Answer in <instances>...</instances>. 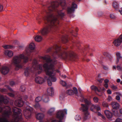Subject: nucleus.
I'll list each match as a JSON object with an SVG mask.
<instances>
[{
  "mask_svg": "<svg viewBox=\"0 0 122 122\" xmlns=\"http://www.w3.org/2000/svg\"><path fill=\"white\" fill-rule=\"evenodd\" d=\"M41 58L46 62V63L44 65L43 67L46 74L49 77L48 78L47 77L45 76L44 80L42 78L38 77L35 78L36 81L37 83L42 84L45 81V80H47L48 85L51 86L52 85L51 81L55 82L57 80L55 76V74L54 72L55 70L54 65L56 64V61L55 60H51L50 56L48 55L41 57Z\"/></svg>",
  "mask_w": 122,
  "mask_h": 122,
  "instance_id": "f257e3e1",
  "label": "nucleus"
},
{
  "mask_svg": "<svg viewBox=\"0 0 122 122\" xmlns=\"http://www.w3.org/2000/svg\"><path fill=\"white\" fill-rule=\"evenodd\" d=\"M54 50L56 51L55 52L53 53L52 55V56L54 59L57 58L58 57L64 59H67L71 60V57L74 56L72 53L64 52L62 53L61 51V47L57 45H55L52 47H50L47 50V52H48L51 50Z\"/></svg>",
  "mask_w": 122,
  "mask_h": 122,
  "instance_id": "f03ea898",
  "label": "nucleus"
},
{
  "mask_svg": "<svg viewBox=\"0 0 122 122\" xmlns=\"http://www.w3.org/2000/svg\"><path fill=\"white\" fill-rule=\"evenodd\" d=\"M23 59V63H26L28 61V57L24 54L20 55L18 56H15L14 57L12 60V63L16 66V69L18 70L19 69L22 68V65L20 64Z\"/></svg>",
  "mask_w": 122,
  "mask_h": 122,
  "instance_id": "7ed1b4c3",
  "label": "nucleus"
},
{
  "mask_svg": "<svg viewBox=\"0 0 122 122\" xmlns=\"http://www.w3.org/2000/svg\"><path fill=\"white\" fill-rule=\"evenodd\" d=\"M64 15V13L62 11V10H57L56 13L48 14L47 16H45L44 18V19L47 20L48 22L53 23L56 22L57 23L59 21L58 18L59 17H62Z\"/></svg>",
  "mask_w": 122,
  "mask_h": 122,
  "instance_id": "20e7f679",
  "label": "nucleus"
},
{
  "mask_svg": "<svg viewBox=\"0 0 122 122\" xmlns=\"http://www.w3.org/2000/svg\"><path fill=\"white\" fill-rule=\"evenodd\" d=\"M32 67L31 69L30 67L26 68L25 70V75L26 76H28L29 75L30 72L31 71L34 70L37 71L38 74L40 73L43 70V66L42 65H38L37 61L34 59L32 63Z\"/></svg>",
  "mask_w": 122,
  "mask_h": 122,
  "instance_id": "39448f33",
  "label": "nucleus"
},
{
  "mask_svg": "<svg viewBox=\"0 0 122 122\" xmlns=\"http://www.w3.org/2000/svg\"><path fill=\"white\" fill-rule=\"evenodd\" d=\"M5 109L6 110L4 111L2 113V118L0 117V122H9L7 120L6 118L9 117L11 114V109L9 106H7L5 107ZM2 110V108L0 107V112H1Z\"/></svg>",
  "mask_w": 122,
  "mask_h": 122,
  "instance_id": "423d86ee",
  "label": "nucleus"
},
{
  "mask_svg": "<svg viewBox=\"0 0 122 122\" xmlns=\"http://www.w3.org/2000/svg\"><path fill=\"white\" fill-rule=\"evenodd\" d=\"M12 111L14 112L13 117L14 120L12 122H20V121L22 118L21 110L18 108L14 107L12 108Z\"/></svg>",
  "mask_w": 122,
  "mask_h": 122,
  "instance_id": "0eeeda50",
  "label": "nucleus"
},
{
  "mask_svg": "<svg viewBox=\"0 0 122 122\" xmlns=\"http://www.w3.org/2000/svg\"><path fill=\"white\" fill-rule=\"evenodd\" d=\"M79 90L80 93V96L83 98L82 101L80 100L81 101L83 102V101H84L85 103L88 105L91 106V107L90 108V109L92 111H93V109H96L97 111H98L100 110L101 108L98 105H95L94 104L92 103L90 100L88 101L86 99H84L81 94V90L80 89H79Z\"/></svg>",
  "mask_w": 122,
  "mask_h": 122,
  "instance_id": "6e6552de",
  "label": "nucleus"
},
{
  "mask_svg": "<svg viewBox=\"0 0 122 122\" xmlns=\"http://www.w3.org/2000/svg\"><path fill=\"white\" fill-rule=\"evenodd\" d=\"M67 110L66 109L62 110H59L57 112L56 117L59 120L58 122H63L62 121L64 118L65 114H67ZM58 121L56 120L52 121L51 122H57Z\"/></svg>",
  "mask_w": 122,
  "mask_h": 122,
  "instance_id": "1a4fd4ad",
  "label": "nucleus"
},
{
  "mask_svg": "<svg viewBox=\"0 0 122 122\" xmlns=\"http://www.w3.org/2000/svg\"><path fill=\"white\" fill-rule=\"evenodd\" d=\"M55 24V23H50L40 31L41 34L43 35H45L47 34L53 29L56 27H57Z\"/></svg>",
  "mask_w": 122,
  "mask_h": 122,
  "instance_id": "9d476101",
  "label": "nucleus"
},
{
  "mask_svg": "<svg viewBox=\"0 0 122 122\" xmlns=\"http://www.w3.org/2000/svg\"><path fill=\"white\" fill-rule=\"evenodd\" d=\"M81 107L80 110L84 112V116L83 119L84 120H85L90 117L89 113L88 112L89 107L86 105L81 104Z\"/></svg>",
  "mask_w": 122,
  "mask_h": 122,
  "instance_id": "9b49d317",
  "label": "nucleus"
},
{
  "mask_svg": "<svg viewBox=\"0 0 122 122\" xmlns=\"http://www.w3.org/2000/svg\"><path fill=\"white\" fill-rule=\"evenodd\" d=\"M33 111V108L30 107L28 106L26 107V109L24 111V116L27 119L29 118L31 116V113Z\"/></svg>",
  "mask_w": 122,
  "mask_h": 122,
  "instance_id": "f8f14e48",
  "label": "nucleus"
},
{
  "mask_svg": "<svg viewBox=\"0 0 122 122\" xmlns=\"http://www.w3.org/2000/svg\"><path fill=\"white\" fill-rule=\"evenodd\" d=\"M35 47V46L34 43H31L29 46V49L26 50L25 53L24 54L27 57L30 56V53L32 52V51L34 49Z\"/></svg>",
  "mask_w": 122,
  "mask_h": 122,
  "instance_id": "ddd939ff",
  "label": "nucleus"
},
{
  "mask_svg": "<svg viewBox=\"0 0 122 122\" xmlns=\"http://www.w3.org/2000/svg\"><path fill=\"white\" fill-rule=\"evenodd\" d=\"M77 8V5L74 2L72 4V6L71 7H68L67 11L68 14L69 15H71L74 11L75 9Z\"/></svg>",
  "mask_w": 122,
  "mask_h": 122,
  "instance_id": "4468645a",
  "label": "nucleus"
},
{
  "mask_svg": "<svg viewBox=\"0 0 122 122\" xmlns=\"http://www.w3.org/2000/svg\"><path fill=\"white\" fill-rule=\"evenodd\" d=\"M73 91L71 90H69L66 91L67 94L69 95H73L74 94L78 96V91L77 89L75 87H74L73 88Z\"/></svg>",
  "mask_w": 122,
  "mask_h": 122,
  "instance_id": "2eb2a0df",
  "label": "nucleus"
},
{
  "mask_svg": "<svg viewBox=\"0 0 122 122\" xmlns=\"http://www.w3.org/2000/svg\"><path fill=\"white\" fill-rule=\"evenodd\" d=\"M59 2H53L51 4V5L49 7V10L51 11L54 10L59 4Z\"/></svg>",
  "mask_w": 122,
  "mask_h": 122,
  "instance_id": "dca6fc26",
  "label": "nucleus"
},
{
  "mask_svg": "<svg viewBox=\"0 0 122 122\" xmlns=\"http://www.w3.org/2000/svg\"><path fill=\"white\" fill-rule=\"evenodd\" d=\"M15 105L17 106L20 107H22L23 104L22 97H20L18 99L16 100L15 102Z\"/></svg>",
  "mask_w": 122,
  "mask_h": 122,
  "instance_id": "f3484780",
  "label": "nucleus"
},
{
  "mask_svg": "<svg viewBox=\"0 0 122 122\" xmlns=\"http://www.w3.org/2000/svg\"><path fill=\"white\" fill-rule=\"evenodd\" d=\"M9 71L8 67L6 66H3L0 69V71L1 73L4 75L7 73Z\"/></svg>",
  "mask_w": 122,
  "mask_h": 122,
  "instance_id": "a211bd4d",
  "label": "nucleus"
},
{
  "mask_svg": "<svg viewBox=\"0 0 122 122\" xmlns=\"http://www.w3.org/2000/svg\"><path fill=\"white\" fill-rule=\"evenodd\" d=\"M7 99V98L5 99L3 96L0 95V102L4 103L5 104H7L8 102Z\"/></svg>",
  "mask_w": 122,
  "mask_h": 122,
  "instance_id": "6ab92c4d",
  "label": "nucleus"
},
{
  "mask_svg": "<svg viewBox=\"0 0 122 122\" xmlns=\"http://www.w3.org/2000/svg\"><path fill=\"white\" fill-rule=\"evenodd\" d=\"M7 88L10 91L12 92V93H9L8 94V95L10 97H13L15 95V92L9 86L6 85V86Z\"/></svg>",
  "mask_w": 122,
  "mask_h": 122,
  "instance_id": "aec40b11",
  "label": "nucleus"
},
{
  "mask_svg": "<svg viewBox=\"0 0 122 122\" xmlns=\"http://www.w3.org/2000/svg\"><path fill=\"white\" fill-rule=\"evenodd\" d=\"M47 92L48 95L51 96L54 93V90L53 87H51L48 88L47 90Z\"/></svg>",
  "mask_w": 122,
  "mask_h": 122,
  "instance_id": "412c9836",
  "label": "nucleus"
},
{
  "mask_svg": "<svg viewBox=\"0 0 122 122\" xmlns=\"http://www.w3.org/2000/svg\"><path fill=\"white\" fill-rule=\"evenodd\" d=\"M4 54H5L9 57H11L13 55V53L11 51L6 50L5 51Z\"/></svg>",
  "mask_w": 122,
  "mask_h": 122,
  "instance_id": "4be33fe9",
  "label": "nucleus"
},
{
  "mask_svg": "<svg viewBox=\"0 0 122 122\" xmlns=\"http://www.w3.org/2000/svg\"><path fill=\"white\" fill-rule=\"evenodd\" d=\"M55 111V108L54 107H52L50 108L48 111L47 113L48 114L51 115L54 114V112Z\"/></svg>",
  "mask_w": 122,
  "mask_h": 122,
  "instance_id": "5701e85b",
  "label": "nucleus"
},
{
  "mask_svg": "<svg viewBox=\"0 0 122 122\" xmlns=\"http://www.w3.org/2000/svg\"><path fill=\"white\" fill-rule=\"evenodd\" d=\"M112 107L114 109H117L119 108V103L116 102H113L112 103Z\"/></svg>",
  "mask_w": 122,
  "mask_h": 122,
  "instance_id": "b1692460",
  "label": "nucleus"
},
{
  "mask_svg": "<svg viewBox=\"0 0 122 122\" xmlns=\"http://www.w3.org/2000/svg\"><path fill=\"white\" fill-rule=\"evenodd\" d=\"M121 43V41L118 38L115 40L113 42L114 45L117 46H119Z\"/></svg>",
  "mask_w": 122,
  "mask_h": 122,
  "instance_id": "393cba45",
  "label": "nucleus"
},
{
  "mask_svg": "<svg viewBox=\"0 0 122 122\" xmlns=\"http://www.w3.org/2000/svg\"><path fill=\"white\" fill-rule=\"evenodd\" d=\"M105 113L108 118H110L112 117V114L108 110L105 111Z\"/></svg>",
  "mask_w": 122,
  "mask_h": 122,
  "instance_id": "a878e982",
  "label": "nucleus"
},
{
  "mask_svg": "<svg viewBox=\"0 0 122 122\" xmlns=\"http://www.w3.org/2000/svg\"><path fill=\"white\" fill-rule=\"evenodd\" d=\"M44 115L43 114L39 113L36 115V118L38 119L41 120L44 118Z\"/></svg>",
  "mask_w": 122,
  "mask_h": 122,
  "instance_id": "bb28decb",
  "label": "nucleus"
},
{
  "mask_svg": "<svg viewBox=\"0 0 122 122\" xmlns=\"http://www.w3.org/2000/svg\"><path fill=\"white\" fill-rule=\"evenodd\" d=\"M112 5L114 8L116 9H117L119 8V3L116 1H114L113 2Z\"/></svg>",
  "mask_w": 122,
  "mask_h": 122,
  "instance_id": "cd10ccee",
  "label": "nucleus"
},
{
  "mask_svg": "<svg viewBox=\"0 0 122 122\" xmlns=\"http://www.w3.org/2000/svg\"><path fill=\"white\" fill-rule=\"evenodd\" d=\"M116 55L117 56V59L116 61V63L117 64L119 61V59L122 57L121 56V54L119 52H117L116 53Z\"/></svg>",
  "mask_w": 122,
  "mask_h": 122,
  "instance_id": "c85d7f7f",
  "label": "nucleus"
},
{
  "mask_svg": "<svg viewBox=\"0 0 122 122\" xmlns=\"http://www.w3.org/2000/svg\"><path fill=\"white\" fill-rule=\"evenodd\" d=\"M42 100L44 102H47L49 101L48 96L46 95H44L43 96Z\"/></svg>",
  "mask_w": 122,
  "mask_h": 122,
  "instance_id": "c756f323",
  "label": "nucleus"
},
{
  "mask_svg": "<svg viewBox=\"0 0 122 122\" xmlns=\"http://www.w3.org/2000/svg\"><path fill=\"white\" fill-rule=\"evenodd\" d=\"M35 39L36 41L39 42L42 40V38L40 36H37L35 37Z\"/></svg>",
  "mask_w": 122,
  "mask_h": 122,
  "instance_id": "7c9ffc66",
  "label": "nucleus"
},
{
  "mask_svg": "<svg viewBox=\"0 0 122 122\" xmlns=\"http://www.w3.org/2000/svg\"><path fill=\"white\" fill-rule=\"evenodd\" d=\"M103 54L105 56H106L107 58H109L110 60H111L112 57L110 54L106 52H104Z\"/></svg>",
  "mask_w": 122,
  "mask_h": 122,
  "instance_id": "2f4dec72",
  "label": "nucleus"
},
{
  "mask_svg": "<svg viewBox=\"0 0 122 122\" xmlns=\"http://www.w3.org/2000/svg\"><path fill=\"white\" fill-rule=\"evenodd\" d=\"M91 88L92 90H94L95 91L100 92V90H99L97 87L95 86H91Z\"/></svg>",
  "mask_w": 122,
  "mask_h": 122,
  "instance_id": "473e14b6",
  "label": "nucleus"
},
{
  "mask_svg": "<svg viewBox=\"0 0 122 122\" xmlns=\"http://www.w3.org/2000/svg\"><path fill=\"white\" fill-rule=\"evenodd\" d=\"M3 47L5 49H11L14 47L13 46L9 45H6L5 46H3Z\"/></svg>",
  "mask_w": 122,
  "mask_h": 122,
  "instance_id": "72a5a7b5",
  "label": "nucleus"
},
{
  "mask_svg": "<svg viewBox=\"0 0 122 122\" xmlns=\"http://www.w3.org/2000/svg\"><path fill=\"white\" fill-rule=\"evenodd\" d=\"M59 4L62 6H65L66 5L65 0H61L60 1Z\"/></svg>",
  "mask_w": 122,
  "mask_h": 122,
  "instance_id": "f704fd0d",
  "label": "nucleus"
},
{
  "mask_svg": "<svg viewBox=\"0 0 122 122\" xmlns=\"http://www.w3.org/2000/svg\"><path fill=\"white\" fill-rule=\"evenodd\" d=\"M75 119L76 121H78L81 119V117L80 115H77L75 116Z\"/></svg>",
  "mask_w": 122,
  "mask_h": 122,
  "instance_id": "c9c22d12",
  "label": "nucleus"
},
{
  "mask_svg": "<svg viewBox=\"0 0 122 122\" xmlns=\"http://www.w3.org/2000/svg\"><path fill=\"white\" fill-rule=\"evenodd\" d=\"M60 83L63 86H66L67 85L66 82L63 80H61L60 82Z\"/></svg>",
  "mask_w": 122,
  "mask_h": 122,
  "instance_id": "e433bc0d",
  "label": "nucleus"
},
{
  "mask_svg": "<svg viewBox=\"0 0 122 122\" xmlns=\"http://www.w3.org/2000/svg\"><path fill=\"white\" fill-rule=\"evenodd\" d=\"M34 106L35 107L36 109H40L41 107L40 105L38 103H36Z\"/></svg>",
  "mask_w": 122,
  "mask_h": 122,
  "instance_id": "4c0bfd02",
  "label": "nucleus"
},
{
  "mask_svg": "<svg viewBox=\"0 0 122 122\" xmlns=\"http://www.w3.org/2000/svg\"><path fill=\"white\" fill-rule=\"evenodd\" d=\"M56 72H57V73H59L60 75L61 76V77L62 78H65L66 77V76L65 75H61V74L60 73V71L59 70H56Z\"/></svg>",
  "mask_w": 122,
  "mask_h": 122,
  "instance_id": "58836bf2",
  "label": "nucleus"
},
{
  "mask_svg": "<svg viewBox=\"0 0 122 122\" xmlns=\"http://www.w3.org/2000/svg\"><path fill=\"white\" fill-rule=\"evenodd\" d=\"M102 105L104 107H108L107 103L105 102H102Z\"/></svg>",
  "mask_w": 122,
  "mask_h": 122,
  "instance_id": "ea45409f",
  "label": "nucleus"
},
{
  "mask_svg": "<svg viewBox=\"0 0 122 122\" xmlns=\"http://www.w3.org/2000/svg\"><path fill=\"white\" fill-rule=\"evenodd\" d=\"M111 88L113 90H117V86L112 85L111 86Z\"/></svg>",
  "mask_w": 122,
  "mask_h": 122,
  "instance_id": "a19ab883",
  "label": "nucleus"
},
{
  "mask_svg": "<svg viewBox=\"0 0 122 122\" xmlns=\"http://www.w3.org/2000/svg\"><path fill=\"white\" fill-rule=\"evenodd\" d=\"M42 98L41 97H37L35 99L36 102H38L41 100Z\"/></svg>",
  "mask_w": 122,
  "mask_h": 122,
  "instance_id": "79ce46f5",
  "label": "nucleus"
},
{
  "mask_svg": "<svg viewBox=\"0 0 122 122\" xmlns=\"http://www.w3.org/2000/svg\"><path fill=\"white\" fill-rule=\"evenodd\" d=\"M25 90V87L24 86H20V90L22 92L24 91Z\"/></svg>",
  "mask_w": 122,
  "mask_h": 122,
  "instance_id": "37998d69",
  "label": "nucleus"
},
{
  "mask_svg": "<svg viewBox=\"0 0 122 122\" xmlns=\"http://www.w3.org/2000/svg\"><path fill=\"white\" fill-rule=\"evenodd\" d=\"M62 40L63 41H68L67 39V36H63L62 37Z\"/></svg>",
  "mask_w": 122,
  "mask_h": 122,
  "instance_id": "c03bdc74",
  "label": "nucleus"
},
{
  "mask_svg": "<svg viewBox=\"0 0 122 122\" xmlns=\"http://www.w3.org/2000/svg\"><path fill=\"white\" fill-rule=\"evenodd\" d=\"M110 17L111 18L113 19H115L116 18V16L113 14H110Z\"/></svg>",
  "mask_w": 122,
  "mask_h": 122,
  "instance_id": "a18cd8bd",
  "label": "nucleus"
},
{
  "mask_svg": "<svg viewBox=\"0 0 122 122\" xmlns=\"http://www.w3.org/2000/svg\"><path fill=\"white\" fill-rule=\"evenodd\" d=\"M94 101L95 102H97L98 101V99L96 97H95L93 99Z\"/></svg>",
  "mask_w": 122,
  "mask_h": 122,
  "instance_id": "49530a36",
  "label": "nucleus"
},
{
  "mask_svg": "<svg viewBox=\"0 0 122 122\" xmlns=\"http://www.w3.org/2000/svg\"><path fill=\"white\" fill-rule=\"evenodd\" d=\"M21 97L22 98V99H23V98L22 97ZM28 98V96L27 95H25L23 97V99L25 100H26Z\"/></svg>",
  "mask_w": 122,
  "mask_h": 122,
  "instance_id": "de8ad7c7",
  "label": "nucleus"
},
{
  "mask_svg": "<svg viewBox=\"0 0 122 122\" xmlns=\"http://www.w3.org/2000/svg\"><path fill=\"white\" fill-rule=\"evenodd\" d=\"M117 70L119 71H122V67H121L119 66H117Z\"/></svg>",
  "mask_w": 122,
  "mask_h": 122,
  "instance_id": "09e8293b",
  "label": "nucleus"
},
{
  "mask_svg": "<svg viewBox=\"0 0 122 122\" xmlns=\"http://www.w3.org/2000/svg\"><path fill=\"white\" fill-rule=\"evenodd\" d=\"M116 99L119 102L120 100V97L118 95H117L116 97Z\"/></svg>",
  "mask_w": 122,
  "mask_h": 122,
  "instance_id": "8fccbe9b",
  "label": "nucleus"
},
{
  "mask_svg": "<svg viewBox=\"0 0 122 122\" xmlns=\"http://www.w3.org/2000/svg\"><path fill=\"white\" fill-rule=\"evenodd\" d=\"M0 91L2 92H6V90L5 89L1 88H0Z\"/></svg>",
  "mask_w": 122,
  "mask_h": 122,
  "instance_id": "3c124183",
  "label": "nucleus"
},
{
  "mask_svg": "<svg viewBox=\"0 0 122 122\" xmlns=\"http://www.w3.org/2000/svg\"><path fill=\"white\" fill-rule=\"evenodd\" d=\"M108 100L109 101H112V98L110 96H108Z\"/></svg>",
  "mask_w": 122,
  "mask_h": 122,
  "instance_id": "603ef678",
  "label": "nucleus"
},
{
  "mask_svg": "<svg viewBox=\"0 0 122 122\" xmlns=\"http://www.w3.org/2000/svg\"><path fill=\"white\" fill-rule=\"evenodd\" d=\"M40 109L41 111L42 112H44L46 111V109L44 108H41V107Z\"/></svg>",
  "mask_w": 122,
  "mask_h": 122,
  "instance_id": "864d4df0",
  "label": "nucleus"
},
{
  "mask_svg": "<svg viewBox=\"0 0 122 122\" xmlns=\"http://www.w3.org/2000/svg\"><path fill=\"white\" fill-rule=\"evenodd\" d=\"M104 79L102 78L100 79L99 80H98L97 81L100 83H101L102 81H103Z\"/></svg>",
  "mask_w": 122,
  "mask_h": 122,
  "instance_id": "5fc2aeb1",
  "label": "nucleus"
},
{
  "mask_svg": "<svg viewBox=\"0 0 122 122\" xmlns=\"http://www.w3.org/2000/svg\"><path fill=\"white\" fill-rule=\"evenodd\" d=\"M15 84L14 82L13 81H11L10 83V85L12 86L14 85Z\"/></svg>",
  "mask_w": 122,
  "mask_h": 122,
  "instance_id": "6e6d98bb",
  "label": "nucleus"
},
{
  "mask_svg": "<svg viewBox=\"0 0 122 122\" xmlns=\"http://www.w3.org/2000/svg\"><path fill=\"white\" fill-rule=\"evenodd\" d=\"M107 92L109 94H111L112 93L110 89H108L107 90Z\"/></svg>",
  "mask_w": 122,
  "mask_h": 122,
  "instance_id": "4d7b16f0",
  "label": "nucleus"
},
{
  "mask_svg": "<svg viewBox=\"0 0 122 122\" xmlns=\"http://www.w3.org/2000/svg\"><path fill=\"white\" fill-rule=\"evenodd\" d=\"M118 39L122 42V35L120 36Z\"/></svg>",
  "mask_w": 122,
  "mask_h": 122,
  "instance_id": "13d9d810",
  "label": "nucleus"
},
{
  "mask_svg": "<svg viewBox=\"0 0 122 122\" xmlns=\"http://www.w3.org/2000/svg\"><path fill=\"white\" fill-rule=\"evenodd\" d=\"M3 7L2 5H0V11H1L3 10Z\"/></svg>",
  "mask_w": 122,
  "mask_h": 122,
  "instance_id": "bf43d9fd",
  "label": "nucleus"
},
{
  "mask_svg": "<svg viewBox=\"0 0 122 122\" xmlns=\"http://www.w3.org/2000/svg\"><path fill=\"white\" fill-rule=\"evenodd\" d=\"M104 86L106 88H107L108 87V84L107 83H105Z\"/></svg>",
  "mask_w": 122,
  "mask_h": 122,
  "instance_id": "052dcab7",
  "label": "nucleus"
},
{
  "mask_svg": "<svg viewBox=\"0 0 122 122\" xmlns=\"http://www.w3.org/2000/svg\"><path fill=\"white\" fill-rule=\"evenodd\" d=\"M117 94L118 95V96L122 97V94L119 92H117Z\"/></svg>",
  "mask_w": 122,
  "mask_h": 122,
  "instance_id": "680f3d73",
  "label": "nucleus"
},
{
  "mask_svg": "<svg viewBox=\"0 0 122 122\" xmlns=\"http://www.w3.org/2000/svg\"><path fill=\"white\" fill-rule=\"evenodd\" d=\"M119 11L120 12L121 14L122 15V8H120V9L119 10Z\"/></svg>",
  "mask_w": 122,
  "mask_h": 122,
  "instance_id": "e2e57ef3",
  "label": "nucleus"
},
{
  "mask_svg": "<svg viewBox=\"0 0 122 122\" xmlns=\"http://www.w3.org/2000/svg\"><path fill=\"white\" fill-rule=\"evenodd\" d=\"M109 81V80L108 79H106L104 80V82L105 83H107Z\"/></svg>",
  "mask_w": 122,
  "mask_h": 122,
  "instance_id": "0e129e2a",
  "label": "nucleus"
},
{
  "mask_svg": "<svg viewBox=\"0 0 122 122\" xmlns=\"http://www.w3.org/2000/svg\"><path fill=\"white\" fill-rule=\"evenodd\" d=\"M100 115H101V117L104 119H105V117L103 115H102L101 113H100Z\"/></svg>",
  "mask_w": 122,
  "mask_h": 122,
  "instance_id": "69168bd1",
  "label": "nucleus"
},
{
  "mask_svg": "<svg viewBox=\"0 0 122 122\" xmlns=\"http://www.w3.org/2000/svg\"><path fill=\"white\" fill-rule=\"evenodd\" d=\"M120 112L121 114H122V108H121L120 109Z\"/></svg>",
  "mask_w": 122,
  "mask_h": 122,
  "instance_id": "338daca9",
  "label": "nucleus"
},
{
  "mask_svg": "<svg viewBox=\"0 0 122 122\" xmlns=\"http://www.w3.org/2000/svg\"><path fill=\"white\" fill-rule=\"evenodd\" d=\"M119 61H121V62L122 63V57L119 59Z\"/></svg>",
  "mask_w": 122,
  "mask_h": 122,
  "instance_id": "774afa93",
  "label": "nucleus"
}]
</instances>
